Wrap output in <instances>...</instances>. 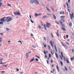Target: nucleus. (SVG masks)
I'll return each mask as SVG.
<instances>
[{"label":"nucleus","mask_w":74,"mask_h":74,"mask_svg":"<svg viewBox=\"0 0 74 74\" xmlns=\"http://www.w3.org/2000/svg\"><path fill=\"white\" fill-rule=\"evenodd\" d=\"M30 21L31 22H32V23H34V22L33 21V20H32L31 19L30 20Z\"/></svg>","instance_id":"393cba45"},{"label":"nucleus","mask_w":74,"mask_h":74,"mask_svg":"<svg viewBox=\"0 0 74 74\" xmlns=\"http://www.w3.org/2000/svg\"><path fill=\"white\" fill-rule=\"evenodd\" d=\"M6 18L7 22H9L12 20V18L10 17H6Z\"/></svg>","instance_id":"f257e3e1"},{"label":"nucleus","mask_w":74,"mask_h":74,"mask_svg":"<svg viewBox=\"0 0 74 74\" xmlns=\"http://www.w3.org/2000/svg\"><path fill=\"white\" fill-rule=\"evenodd\" d=\"M65 69L66 71H67L68 70V69H67V68L66 67V66H65Z\"/></svg>","instance_id":"a878e982"},{"label":"nucleus","mask_w":74,"mask_h":74,"mask_svg":"<svg viewBox=\"0 0 74 74\" xmlns=\"http://www.w3.org/2000/svg\"><path fill=\"white\" fill-rule=\"evenodd\" d=\"M51 53L52 54V55H53V53H54V52L53 50H51Z\"/></svg>","instance_id":"2eb2a0df"},{"label":"nucleus","mask_w":74,"mask_h":74,"mask_svg":"<svg viewBox=\"0 0 74 74\" xmlns=\"http://www.w3.org/2000/svg\"><path fill=\"white\" fill-rule=\"evenodd\" d=\"M56 34H57V36L58 37H59V34H58V33H57Z\"/></svg>","instance_id":"7c9ffc66"},{"label":"nucleus","mask_w":74,"mask_h":74,"mask_svg":"<svg viewBox=\"0 0 74 74\" xmlns=\"http://www.w3.org/2000/svg\"><path fill=\"white\" fill-rule=\"evenodd\" d=\"M60 63L62 66H63V62H62V61H60Z\"/></svg>","instance_id":"dca6fc26"},{"label":"nucleus","mask_w":74,"mask_h":74,"mask_svg":"<svg viewBox=\"0 0 74 74\" xmlns=\"http://www.w3.org/2000/svg\"><path fill=\"white\" fill-rule=\"evenodd\" d=\"M16 70L17 72L19 71V69H17V68L16 69Z\"/></svg>","instance_id":"e433bc0d"},{"label":"nucleus","mask_w":74,"mask_h":74,"mask_svg":"<svg viewBox=\"0 0 74 74\" xmlns=\"http://www.w3.org/2000/svg\"><path fill=\"white\" fill-rule=\"evenodd\" d=\"M70 17L71 20H72V18H74V14H73V13H72V14H70Z\"/></svg>","instance_id":"20e7f679"},{"label":"nucleus","mask_w":74,"mask_h":74,"mask_svg":"<svg viewBox=\"0 0 74 74\" xmlns=\"http://www.w3.org/2000/svg\"><path fill=\"white\" fill-rule=\"evenodd\" d=\"M3 23H4L3 22H1L0 23V25H1V24H3Z\"/></svg>","instance_id":"de8ad7c7"},{"label":"nucleus","mask_w":74,"mask_h":74,"mask_svg":"<svg viewBox=\"0 0 74 74\" xmlns=\"http://www.w3.org/2000/svg\"><path fill=\"white\" fill-rule=\"evenodd\" d=\"M55 22L56 23H57V24H58V25H59V23L58 21H56Z\"/></svg>","instance_id":"c756f323"},{"label":"nucleus","mask_w":74,"mask_h":74,"mask_svg":"<svg viewBox=\"0 0 74 74\" xmlns=\"http://www.w3.org/2000/svg\"><path fill=\"white\" fill-rule=\"evenodd\" d=\"M37 58H38V59H40V57L37 56H35Z\"/></svg>","instance_id":"a19ab883"},{"label":"nucleus","mask_w":74,"mask_h":74,"mask_svg":"<svg viewBox=\"0 0 74 74\" xmlns=\"http://www.w3.org/2000/svg\"><path fill=\"white\" fill-rule=\"evenodd\" d=\"M62 14H63V15H64V12H62Z\"/></svg>","instance_id":"69168bd1"},{"label":"nucleus","mask_w":74,"mask_h":74,"mask_svg":"<svg viewBox=\"0 0 74 74\" xmlns=\"http://www.w3.org/2000/svg\"><path fill=\"white\" fill-rule=\"evenodd\" d=\"M48 48H49V50H50V48H51V47H50V46H49V45H48Z\"/></svg>","instance_id":"72a5a7b5"},{"label":"nucleus","mask_w":74,"mask_h":74,"mask_svg":"<svg viewBox=\"0 0 74 74\" xmlns=\"http://www.w3.org/2000/svg\"><path fill=\"white\" fill-rule=\"evenodd\" d=\"M68 2L69 3H70V0H68Z\"/></svg>","instance_id":"052dcab7"},{"label":"nucleus","mask_w":74,"mask_h":74,"mask_svg":"<svg viewBox=\"0 0 74 74\" xmlns=\"http://www.w3.org/2000/svg\"><path fill=\"white\" fill-rule=\"evenodd\" d=\"M0 34H1V35H2V36H3V35H4V34H3V33H1Z\"/></svg>","instance_id":"e2e57ef3"},{"label":"nucleus","mask_w":74,"mask_h":74,"mask_svg":"<svg viewBox=\"0 0 74 74\" xmlns=\"http://www.w3.org/2000/svg\"><path fill=\"white\" fill-rule=\"evenodd\" d=\"M35 60H36V61H37V62H38V59L37 58Z\"/></svg>","instance_id":"8fccbe9b"},{"label":"nucleus","mask_w":74,"mask_h":74,"mask_svg":"<svg viewBox=\"0 0 74 74\" xmlns=\"http://www.w3.org/2000/svg\"><path fill=\"white\" fill-rule=\"evenodd\" d=\"M61 21L62 22H65L64 20V19H61Z\"/></svg>","instance_id":"ea45409f"},{"label":"nucleus","mask_w":74,"mask_h":74,"mask_svg":"<svg viewBox=\"0 0 74 74\" xmlns=\"http://www.w3.org/2000/svg\"><path fill=\"white\" fill-rule=\"evenodd\" d=\"M47 15L48 16H51V14L49 13H47Z\"/></svg>","instance_id":"412c9836"},{"label":"nucleus","mask_w":74,"mask_h":74,"mask_svg":"<svg viewBox=\"0 0 74 74\" xmlns=\"http://www.w3.org/2000/svg\"><path fill=\"white\" fill-rule=\"evenodd\" d=\"M20 15V13H19L18 12L17 13V15Z\"/></svg>","instance_id":"37998d69"},{"label":"nucleus","mask_w":74,"mask_h":74,"mask_svg":"<svg viewBox=\"0 0 74 74\" xmlns=\"http://www.w3.org/2000/svg\"><path fill=\"white\" fill-rule=\"evenodd\" d=\"M46 9L47 10V11L49 12H50V10H49V9H48V8H47V7H46Z\"/></svg>","instance_id":"5701e85b"},{"label":"nucleus","mask_w":74,"mask_h":74,"mask_svg":"<svg viewBox=\"0 0 74 74\" xmlns=\"http://www.w3.org/2000/svg\"><path fill=\"white\" fill-rule=\"evenodd\" d=\"M33 3H34V0H31L30 1V4H33Z\"/></svg>","instance_id":"6e6552de"},{"label":"nucleus","mask_w":74,"mask_h":74,"mask_svg":"<svg viewBox=\"0 0 74 74\" xmlns=\"http://www.w3.org/2000/svg\"><path fill=\"white\" fill-rule=\"evenodd\" d=\"M1 22H5V21H7V20L6 18V17H4L2 18H1L0 19Z\"/></svg>","instance_id":"f03ea898"},{"label":"nucleus","mask_w":74,"mask_h":74,"mask_svg":"<svg viewBox=\"0 0 74 74\" xmlns=\"http://www.w3.org/2000/svg\"><path fill=\"white\" fill-rule=\"evenodd\" d=\"M66 61L67 63H68V64L69 63V60H67V59H66Z\"/></svg>","instance_id":"b1692460"},{"label":"nucleus","mask_w":74,"mask_h":74,"mask_svg":"<svg viewBox=\"0 0 74 74\" xmlns=\"http://www.w3.org/2000/svg\"><path fill=\"white\" fill-rule=\"evenodd\" d=\"M18 42H21V44H22V42L21 41H18Z\"/></svg>","instance_id":"473e14b6"},{"label":"nucleus","mask_w":74,"mask_h":74,"mask_svg":"<svg viewBox=\"0 0 74 74\" xmlns=\"http://www.w3.org/2000/svg\"><path fill=\"white\" fill-rule=\"evenodd\" d=\"M38 15H39H39H42V13H40V14H38Z\"/></svg>","instance_id":"4d7b16f0"},{"label":"nucleus","mask_w":74,"mask_h":74,"mask_svg":"<svg viewBox=\"0 0 74 74\" xmlns=\"http://www.w3.org/2000/svg\"><path fill=\"white\" fill-rule=\"evenodd\" d=\"M54 42H52V40H50V44H51L52 47H53V43Z\"/></svg>","instance_id":"39448f33"},{"label":"nucleus","mask_w":74,"mask_h":74,"mask_svg":"<svg viewBox=\"0 0 74 74\" xmlns=\"http://www.w3.org/2000/svg\"><path fill=\"white\" fill-rule=\"evenodd\" d=\"M44 28H45V30H47V28H46V27H45V25H44Z\"/></svg>","instance_id":"cd10ccee"},{"label":"nucleus","mask_w":74,"mask_h":74,"mask_svg":"<svg viewBox=\"0 0 74 74\" xmlns=\"http://www.w3.org/2000/svg\"><path fill=\"white\" fill-rule=\"evenodd\" d=\"M69 26L70 27H71L72 26V23H69Z\"/></svg>","instance_id":"aec40b11"},{"label":"nucleus","mask_w":74,"mask_h":74,"mask_svg":"<svg viewBox=\"0 0 74 74\" xmlns=\"http://www.w3.org/2000/svg\"><path fill=\"white\" fill-rule=\"evenodd\" d=\"M60 24H61L62 27H64V25L63 24L62 22V21H60Z\"/></svg>","instance_id":"423d86ee"},{"label":"nucleus","mask_w":74,"mask_h":74,"mask_svg":"<svg viewBox=\"0 0 74 74\" xmlns=\"http://www.w3.org/2000/svg\"><path fill=\"white\" fill-rule=\"evenodd\" d=\"M62 12H61L60 13V14H62Z\"/></svg>","instance_id":"774afa93"},{"label":"nucleus","mask_w":74,"mask_h":74,"mask_svg":"<svg viewBox=\"0 0 74 74\" xmlns=\"http://www.w3.org/2000/svg\"><path fill=\"white\" fill-rule=\"evenodd\" d=\"M25 56L26 59H27L29 56V54H28V53H27L26 55H25Z\"/></svg>","instance_id":"1a4fd4ad"},{"label":"nucleus","mask_w":74,"mask_h":74,"mask_svg":"<svg viewBox=\"0 0 74 74\" xmlns=\"http://www.w3.org/2000/svg\"><path fill=\"white\" fill-rule=\"evenodd\" d=\"M51 35L52 38H53V34H52L51 33Z\"/></svg>","instance_id":"c03bdc74"},{"label":"nucleus","mask_w":74,"mask_h":74,"mask_svg":"<svg viewBox=\"0 0 74 74\" xmlns=\"http://www.w3.org/2000/svg\"><path fill=\"white\" fill-rule=\"evenodd\" d=\"M45 25L48 28H49V27L51 26V25L50 23H46V25Z\"/></svg>","instance_id":"7ed1b4c3"},{"label":"nucleus","mask_w":74,"mask_h":74,"mask_svg":"<svg viewBox=\"0 0 74 74\" xmlns=\"http://www.w3.org/2000/svg\"><path fill=\"white\" fill-rule=\"evenodd\" d=\"M47 17V16H43V18L44 19H45V18Z\"/></svg>","instance_id":"4be33fe9"},{"label":"nucleus","mask_w":74,"mask_h":74,"mask_svg":"<svg viewBox=\"0 0 74 74\" xmlns=\"http://www.w3.org/2000/svg\"><path fill=\"white\" fill-rule=\"evenodd\" d=\"M3 4V3H0V8L1 7V5Z\"/></svg>","instance_id":"58836bf2"},{"label":"nucleus","mask_w":74,"mask_h":74,"mask_svg":"<svg viewBox=\"0 0 74 74\" xmlns=\"http://www.w3.org/2000/svg\"><path fill=\"white\" fill-rule=\"evenodd\" d=\"M62 44L63 45V47H64L65 48H66H66H67V46H65L64 45H63V44L62 43Z\"/></svg>","instance_id":"4468645a"},{"label":"nucleus","mask_w":74,"mask_h":74,"mask_svg":"<svg viewBox=\"0 0 74 74\" xmlns=\"http://www.w3.org/2000/svg\"><path fill=\"white\" fill-rule=\"evenodd\" d=\"M57 69L58 71V72H59V67H58V66L57 65L56 66Z\"/></svg>","instance_id":"9d476101"},{"label":"nucleus","mask_w":74,"mask_h":74,"mask_svg":"<svg viewBox=\"0 0 74 74\" xmlns=\"http://www.w3.org/2000/svg\"><path fill=\"white\" fill-rule=\"evenodd\" d=\"M51 63H53V60H51Z\"/></svg>","instance_id":"864d4df0"},{"label":"nucleus","mask_w":74,"mask_h":74,"mask_svg":"<svg viewBox=\"0 0 74 74\" xmlns=\"http://www.w3.org/2000/svg\"><path fill=\"white\" fill-rule=\"evenodd\" d=\"M46 46H47L46 45H44V47H45V48H46Z\"/></svg>","instance_id":"bf43d9fd"},{"label":"nucleus","mask_w":74,"mask_h":74,"mask_svg":"<svg viewBox=\"0 0 74 74\" xmlns=\"http://www.w3.org/2000/svg\"><path fill=\"white\" fill-rule=\"evenodd\" d=\"M34 15L35 17H37V16H39L38 14L35 13L34 14Z\"/></svg>","instance_id":"f8f14e48"},{"label":"nucleus","mask_w":74,"mask_h":74,"mask_svg":"<svg viewBox=\"0 0 74 74\" xmlns=\"http://www.w3.org/2000/svg\"><path fill=\"white\" fill-rule=\"evenodd\" d=\"M72 52L73 53H74V49H72Z\"/></svg>","instance_id":"79ce46f5"},{"label":"nucleus","mask_w":74,"mask_h":74,"mask_svg":"<svg viewBox=\"0 0 74 74\" xmlns=\"http://www.w3.org/2000/svg\"><path fill=\"white\" fill-rule=\"evenodd\" d=\"M66 38H69V36H68V35H67L66 36Z\"/></svg>","instance_id":"5fc2aeb1"},{"label":"nucleus","mask_w":74,"mask_h":74,"mask_svg":"<svg viewBox=\"0 0 74 74\" xmlns=\"http://www.w3.org/2000/svg\"><path fill=\"white\" fill-rule=\"evenodd\" d=\"M74 59V56H73V58H71V61H72V60H73Z\"/></svg>","instance_id":"f3484780"},{"label":"nucleus","mask_w":74,"mask_h":74,"mask_svg":"<svg viewBox=\"0 0 74 74\" xmlns=\"http://www.w3.org/2000/svg\"><path fill=\"white\" fill-rule=\"evenodd\" d=\"M61 56L63 55V52H61Z\"/></svg>","instance_id":"680f3d73"},{"label":"nucleus","mask_w":74,"mask_h":74,"mask_svg":"<svg viewBox=\"0 0 74 74\" xmlns=\"http://www.w3.org/2000/svg\"><path fill=\"white\" fill-rule=\"evenodd\" d=\"M6 30L8 32H10V31H9V29L8 28H6Z\"/></svg>","instance_id":"a211bd4d"},{"label":"nucleus","mask_w":74,"mask_h":74,"mask_svg":"<svg viewBox=\"0 0 74 74\" xmlns=\"http://www.w3.org/2000/svg\"><path fill=\"white\" fill-rule=\"evenodd\" d=\"M3 60V59L2 58L1 59H0V61L1 62V63H2V60Z\"/></svg>","instance_id":"bb28decb"},{"label":"nucleus","mask_w":74,"mask_h":74,"mask_svg":"<svg viewBox=\"0 0 74 74\" xmlns=\"http://www.w3.org/2000/svg\"><path fill=\"white\" fill-rule=\"evenodd\" d=\"M7 65H3V66L5 67H7Z\"/></svg>","instance_id":"09e8293b"},{"label":"nucleus","mask_w":74,"mask_h":74,"mask_svg":"<svg viewBox=\"0 0 74 74\" xmlns=\"http://www.w3.org/2000/svg\"><path fill=\"white\" fill-rule=\"evenodd\" d=\"M53 18L54 19H56V17L55 15V14H53Z\"/></svg>","instance_id":"0eeeda50"},{"label":"nucleus","mask_w":74,"mask_h":74,"mask_svg":"<svg viewBox=\"0 0 74 74\" xmlns=\"http://www.w3.org/2000/svg\"><path fill=\"white\" fill-rule=\"evenodd\" d=\"M14 14H15V15H17V13H14Z\"/></svg>","instance_id":"a18cd8bd"},{"label":"nucleus","mask_w":74,"mask_h":74,"mask_svg":"<svg viewBox=\"0 0 74 74\" xmlns=\"http://www.w3.org/2000/svg\"><path fill=\"white\" fill-rule=\"evenodd\" d=\"M2 42V40H1V39H0V42Z\"/></svg>","instance_id":"0e129e2a"},{"label":"nucleus","mask_w":74,"mask_h":74,"mask_svg":"<svg viewBox=\"0 0 74 74\" xmlns=\"http://www.w3.org/2000/svg\"><path fill=\"white\" fill-rule=\"evenodd\" d=\"M54 48H55V49H57L56 48V46L55 45L54 46Z\"/></svg>","instance_id":"3c124183"},{"label":"nucleus","mask_w":74,"mask_h":74,"mask_svg":"<svg viewBox=\"0 0 74 74\" xmlns=\"http://www.w3.org/2000/svg\"><path fill=\"white\" fill-rule=\"evenodd\" d=\"M67 10L68 11V12H70V9H68Z\"/></svg>","instance_id":"13d9d810"},{"label":"nucleus","mask_w":74,"mask_h":74,"mask_svg":"<svg viewBox=\"0 0 74 74\" xmlns=\"http://www.w3.org/2000/svg\"><path fill=\"white\" fill-rule=\"evenodd\" d=\"M38 27L39 28V29H41V26L40 25H39L38 26Z\"/></svg>","instance_id":"f704fd0d"},{"label":"nucleus","mask_w":74,"mask_h":74,"mask_svg":"<svg viewBox=\"0 0 74 74\" xmlns=\"http://www.w3.org/2000/svg\"><path fill=\"white\" fill-rule=\"evenodd\" d=\"M55 55L56 56V57L57 58V59H58V54L56 53H55Z\"/></svg>","instance_id":"ddd939ff"},{"label":"nucleus","mask_w":74,"mask_h":74,"mask_svg":"<svg viewBox=\"0 0 74 74\" xmlns=\"http://www.w3.org/2000/svg\"><path fill=\"white\" fill-rule=\"evenodd\" d=\"M7 5H8V6H9V7H11V5H10V4H8Z\"/></svg>","instance_id":"4c0bfd02"},{"label":"nucleus","mask_w":74,"mask_h":74,"mask_svg":"<svg viewBox=\"0 0 74 74\" xmlns=\"http://www.w3.org/2000/svg\"><path fill=\"white\" fill-rule=\"evenodd\" d=\"M31 51H29V53H28V54H29V53H31Z\"/></svg>","instance_id":"338daca9"},{"label":"nucleus","mask_w":74,"mask_h":74,"mask_svg":"<svg viewBox=\"0 0 74 74\" xmlns=\"http://www.w3.org/2000/svg\"><path fill=\"white\" fill-rule=\"evenodd\" d=\"M63 17L64 18V16H61L60 17L61 18H62Z\"/></svg>","instance_id":"6e6d98bb"},{"label":"nucleus","mask_w":74,"mask_h":74,"mask_svg":"<svg viewBox=\"0 0 74 74\" xmlns=\"http://www.w3.org/2000/svg\"><path fill=\"white\" fill-rule=\"evenodd\" d=\"M43 52H44V54L45 55H46V52H45V51L44 50Z\"/></svg>","instance_id":"c9c22d12"},{"label":"nucleus","mask_w":74,"mask_h":74,"mask_svg":"<svg viewBox=\"0 0 74 74\" xmlns=\"http://www.w3.org/2000/svg\"><path fill=\"white\" fill-rule=\"evenodd\" d=\"M34 58H33L31 60L30 62H33L34 61Z\"/></svg>","instance_id":"6ab92c4d"},{"label":"nucleus","mask_w":74,"mask_h":74,"mask_svg":"<svg viewBox=\"0 0 74 74\" xmlns=\"http://www.w3.org/2000/svg\"><path fill=\"white\" fill-rule=\"evenodd\" d=\"M66 6L68 7V6H69V5L68 4V3H66Z\"/></svg>","instance_id":"49530a36"},{"label":"nucleus","mask_w":74,"mask_h":74,"mask_svg":"<svg viewBox=\"0 0 74 74\" xmlns=\"http://www.w3.org/2000/svg\"><path fill=\"white\" fill-rule=\"evenodd\" d=\"M66 42V44L68 45H70V43H69L66 42Z\"/></svg>","instance_id":"c85d7f7f"},{"label":"nucleus","mask_w":74,"mask_h":74,"mask_svg":"<svg viewBox=\"0 0 74 74\" xmlns=\"http://www.w3.org/2000/svg\"><path fill=\"white\" fill-rule=\"evenodd\" d=\"M61 29L63 30L64 31V32H65V31H66V29H65V28L63 27H62Z\"/></svg>","instance_id":"9b49d317"},{"label":"nucleus","mask_w":74,"mask_h":74,"mask_svg":"<svg viewBox=\"0 0 74 74\" xmlns=\"http://www.w3.org/2000/svg\"><path fill=\"white\" fill-rule=\"evenodd\" d=\"M49 58H51V54H49Z\"/></svg>","instance_id":"2f4dec72"},{"label":"nucleus","mask_w":74,"mask_h":74,"mask_svg":"<svg viewBox=\"0 0 74 74\" xmlns=\"http://www.w3.org/2000/svg\"><path fill=\"white\" fill-rule=\"evenodd\" d=\"M44 39L45 41H46V38H45V37H44Z\"/></svg>","instance_id":"603ef678"}]
</instances>
